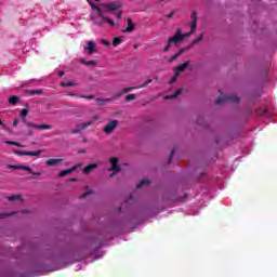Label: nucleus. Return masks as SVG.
<instances>
[{
  "instance_id": "48",
  "label": "nucleus",
  "mask_w": 277,
  "mask_h": 277,
  "mask_svg": "<svg viewBox=\"0 0 277 277\" xmlns=\"http://www.w3.org/2000/svg\"><path fill=\"white\" fill-rule=\"evenodd\" d=\"M183 53H184L183 50L180 49L175 55H176L177 57H181V54H183Z\"/></svg>"
},
{
  "instance_id": "29",
  "label": "nucleus",
  "mask_w": 277,
  "mask_h": 277,
  "mask_svg": "<svg viewBox=\"0 0 277 277\" xmlns=\"http://www.w3.org/2000/svg\"><path fill=\"white\" fill-rule=\"evenodd\" d=\"M103 21H104V23H108V25H111V26H114V25H116V23L114 22V19H111V18H109V17H103Z\"/></svg>"
},
{
  "instance_id": "4",
  "label": "nucleus",
  "mask_w": 277,
  "mask_h": 277,
  "mask_svg": "<svg viewBox=\"0 0 277 277\" xmlns=\"http://www.w3.org/2000/svg\"><path fill=\"white\" fill-rule=\"evenodd\" d=\"M120 159L118 157L110 158V168L108 169L109 172H120L122 168L120 167Z\"/></svg>"
},
{
  "instance_id": "45",
  "label": "nucleus",
  "mask_w": 277,
  "mask_h": 277,
  "mask_svg": "<svg viewBox=\"0 0 277 277\" xmlns=\"http://www.w3.org/2000/svg\"><path fill=\"white\" fill-rule=\"evenodd\" d=\"M102 44H104L105 47H109V44H111V42H109L107 40H102Z\"/></svg>"
},
{
  "instance_id": "53",
  "label": "nucleus",
  "mask_w": 277,
  "mask_h": 277,
  "mask_svg": "<svg viewBox=\"0 0 277 277\" xmlns=\"http://www.w3.org/2000/svg\"><path fill=\"white\" fill-rule=\"evenodd\" d=\"M69 181H70L71 183H77V179H76V177H71Z\"/></svg>"
},
{
  "instance_id": "13",
  "label": "nucleus",
  "mask_w": 277,
  "mask_h": 277,
  "mask_svg": "<svg viewBox=\"0 0 277 277\" xmlns=\"http://www.w3.org/2000/svg\"><path fill=\"white\" fill-rule=\"evenodd\" d=\"M76 170H77V167L75 166V167H72V168H70V169H66V170L61 171V172L58 173V175H60L61 177L68 176V174H72V172H75Z\"/></svg>"
},
{
  "instance_id": "56",
  "label": "nucleus",
  "mask_w": 277,
  "mask_h": 277,
  "mask_svg": "<svg viewBox=\"0 0 277 277\" xmlns=\"http://www.w3.org/2000/svg\"><path fill=\"white\" fill-rule=\"evenodd\" d=\"M22 213H29V211H27V210H23V211H22Z\"/></svg>"
},
{
  "instance_id": "28",
  "label": "nucleus",
  "mask_w": 277,
  "mask_h": 277,
  "mask_svg": "<svg viewBox=\"0 0 277 277\" xmlns=\"http://www.w3.org/2000/svg\"><path fill=\"white\" fill-rule=\"evenodd\" d=\"M150 83H153V79H147V80L145 81V83H143V84L136 87V88H138V90H142V88H146V85H148V84H150Z\"/></svg>"
},
{
  "instance_id": "41",
  "label": "nucleus",
  "mask_w": 277,
  "mask_h": 277,
  "mask_svg": "<svg viewBox=\"0 0 277 277\" xmlns=\"http://www.w3.org/2000/svg\"><path fill=\"white\" fill-rule=\"evenodd\" d=\"M94 23H95V25L101 27L103 25V23H105V21L101 19V21H95Z\"/></svg>"
},
{
  "instance_id": "42",
  "label": "nucleus",
  "mask_w": 277,
  "mask_h": 277,
  "mask_svg": "<svg viewBox=\"0 0 277 277\" xmlns=\"http://www.w3.org/2000/svg\"><path fill=\"white\" fill-rule=\"evenodd\" d=\"M67 96H75L76 98H79L81 95L77 93H68Z\"/></svg>"
},
{
  "instance_id": "1",
  "label": "nucleus",
  "mask_w": 277,
  "mask_h": 277,
  "mask_svg": "<svg viewBox=\"0 0 277 277\" xmlns=\"http://www.w3.org/2000/svg\"><path fill=\"white\" fill-rule=\"evenodd\" d=\"M241 101L237 95L230 94V95H223L215 101V105H222L223 103H239Z\"/></svg>"
},
{
  "instance_id": "30",
  "label": "nucleus",
  "mask_w": 277,
  "mask_h": 277,
  "mask_svg": "<svg viewBox=\"0 0 277 277\" xmlns=\"http://www.w3.org/2000/svg\"><path fill=\"white\" fill-rule=\"evenodd\" d=\"M6 170H21V166L8 164Z\"/></svg>"
},
{
  "instance_id": "46",
  "label": "nucleus",
  "mask_w": 277,
  "mask_h": 277,
  "mask_svg": "<svg viewBox=\"0 0 277 277\" xmlns=\"http://www.w3.org/2000/svg\"><path fill=\"white\" fill-rule=\"evenodd\" d=\"M170 47H172V44H170V42L168 41L167 47L163 49L164 52L170 51Z\"/></svg>"
},
{
  "instance_id": "9",
  "label": "nucleus",
  "mask_w": 277,
  "mask_h": 277,
  "mask_svg": "<svg viewBox=\"0 0 277 277\" xmlns=\"http://www.w3.org/2000/svg\"><path fill=\"white\" fill-rule=\"evenodd\" d=\"M101 8H105L108 12H116L118 10V3L116 2H110V3H101Z\"/></svg>"
},
{
  "instance_id": "57",
  "label": "nucleus",
  "mask_w": 277,
  "mask_h": 277,
  "mask_svg": "<svg viewBox=\"0 0 277 277\" xmlns=\"http://www.w3.org/2000/svg\"><path fill=\"white\" fill-rule=\"evenodd\" d=\"M79 153H80V154H83V153H85V150L82 149V150H80Z\"/></svg>"
},
{
  "instance_id": "17",
  "label": "nucleus",
  "mask_w": 277,
  "mask_h": 277,
  "mask_svg": "<svg viewBox=\"0 0 277 277\" xmlns=\"http://www.w3.org/2000/svg\"><path fill=\"white\" fill-rule=\"evenodd\" d=\"M9 103L11 105H17V103H21V97L19 96H16V95H13L9 98Z\"/></svg>"
},
{
  "instance_id": "58",
  "label": "nucleus",
  "mask_w": 277,
  "mask_h": 277,
  "mask_svg": "<svg viewBox=\"0 0 277 277\" xmlns=\"http://www.w3.org/2000/svg\"><path fill=\"white\" fill-rule=\"evenodd\" d=\"M0 124H3V121L0 119Z\"/></svg>"
},
{
  "instance_id": "5",
  "label": "nucleus",
  "mask_w": 277,
  "mask_h": 277,
  "mask_svg": "<svg viewBox=\"0 0 277 277\" xmlns=\"http://www.w3.org/2000/svg\"><path fill=\"white\" fill-rule=\"evenodd\" d=\"M15 155H18L19 157L26 156V157H40L42 155V150L37 151H25V150H15Z\"/></svg>"
},
{
  "instance_id": "51",
  "label": "nucleus",
  "mask_w": 277,
  "mask_h": 277,
  "mask_svg": "<svg viewBox=\"0 0 277 277\" xmlns=\"http://www.w3.org/2000/svg\"><path fill=\"white\" fill-rule=\"evenodd\" d=\"M90 5H91V8L93 9V10H96V8H98L96 4H94V3H90Z\"/></svg>"
},
{
  "instance_id": "23",
  "label": "nucleus",
  "mask_w": 277,
  "mask_h": 277,
  "mask_svg": "<svg viewBox=\"0 0 277 277\" xmlns=\"http://www.w3.org/2000/svg\"><path fill=\"white\" fill-rule=\"evenodd\" d=\"M119 44H122V39L120 37H115L113 39V47H119Z\"/></svg>"
},
{
  "instance_id": "3",
  "label": "nucleus",
  "mask_w": 277,
  "mask_h": 277,
  "mask_svg": "<svg viewBox=\"0 0 277 277\" xmlns=\"http://www.w3.org/2000/svg\"><path fill=\"white\" fill-rule=\"evenodd\" d=\"M183 40H185V36H183L181 28H177L176 34L173 37H170L168 42L169 44H180Z\"/></svg>"
},
{
  "instance_id": "10",
  "label": "nucleus",
  "mask_w": 277,
  "mask_h": 277,
  "mask_svg": "<svg viewBox=\"0 0 277 277\" xmlns=\"http://www.w3.org/2000/svg\"><path fill=\"white\" fill-rule=\"evenodd\" d=\"M94 49H96V43L94 41H88L84 51H88L89 55H94Z\"/></svg>"
},
{
  "instance_id": "7",
  "label": "nucleus",
  "mask_w": 277,
  "mask_h": 277,
  "mask_svg": "<svg viewBox=\"0 0 277 277\" xmlns=\"http://www.w3.org/2000/svg\"><path fill=\"white\" fill-rule=\"evenodd\" d=\"M120 121L118 120H113L106 124V127L103 129L104 133H107L108 135L114 133V129L118 127Z\"/></svg>"
},
{
  "instance_id": "22",
  "label": "nucleus",
  "mask_w": 277,
  "mask_h": 277,
  "mask_svg": "<svg viewBox=\"0 0 277 277\" xmlns=\"http://www.w3.org/2000/svg\"><path fill=\"white\" fill-rule=\"evenodd\" d=\"M144 185H150L149 180H143L140 183L136 184V189H141V187H144Z\"/></svg>"
},
{
  "instance_id": "60",
  "label": "nucleus",
  "mask_w": 277,
  "mask_h": 277,
  "mask_svg": "<svg viewBox=\"0 0 277 277\" xmlns=\"http://www.w3.org/2000/svg\"><path fill=\"white\" fill-rule=\"evenodd\" d=\"M114 174H115V173H111V174H110V177H113V176H114Z\"/></svg>"
},
{
  "instance_id": "35",
  "label": "nucleus",
  "mask_w": 277,
  "mask_h": 277,
  "mask_svg": "<svg viewBox=\"0 0 277 277\" xmlns=\"http://www.w3.org/2000/svg\"><path fill=\"white\" fill-rule=\"evenodd\" d=\"M96 10H97V13H98V16H100V18H102V21H103V18H105L106 16L104 15V12L102 11V9L101 8H96Z\"/></svg>"
},
{
  "instance_id": "24",
  "label": "nucleus",
  "mask_w": 277,
  "mask_h": 277,
  "mask_svg": "<svg viewBox=\"0 0 277 277\" xmlns=\"http://www.w3.org/2000/svg\"><path fill=\"white\" fill-rule=\"evenodd\" d=\"M132 90H140V88H137V87H129V88H126V89L121 90V92L123 94H129V92H132Z\"/></svg>"
},
{
  "instance_id": "18",
  "label": "nucleus",
  "mask_w": 277,
  "mask_h": 277,
  "mask_svg": "<svg viewBox=\"0 0 277 277\" xmlns=\"http://www.w3.org/2000/svg\"><path fill=\"white\" fill-rule=\"evenodd\" d=\"M60 85H61V88H70V87H72V85H77V82L70 80V81H68V82H61Z\"/></svg>"
},
{
  "instance_id": "2",
  "label": "nucleus",
  "mask_w": 277,
  "mask_h": 277,
  "mask_svg": "<svg viewBox=\"0 0 277 277\" xmlns=\"http://www.w3.org/2000/svg\"><path fill=\"white\" fill-rule=\"evenodd\" d=\"M195 29H198V12L194 11L190 14V32H186L182 36H184V38H189V36H192L193 31H195Z\"/></svg>"
},
{
  "instance_id": "26",
  "label": "nucleus",
  "mask_w": 277,
  "mask_h": 277,
  "mask_svg": "<svg viewBox=\"0 0 277 277\" xmlns=\"http://www.w3.org/2000/svg\"><path fill=\"white\" fill-rule=\"evenodd\" d=\"M8 200H10L11 202L14 200H23V197L21 195H13L8 197Z\"/></svg>"
},
{
  "instance_id": "34",
  "label": "nucleus",
  "mask_w": 277,
  "mask_h": 277,
  "mask_svg": "<svg viewBox=\"0 0 277 277\" xmlns=\"http://www.w3.org/2000/svg\"><path fill=\"white\" fill-rule=\"evenodd\" d=\"M27 114H29V110H28V109H22V111H21V118H23V119L27 118Z\"/></svg>"
},
{
  "instance_id": "11",
  "label": "nucleus",
  "mask_w": 277,
  "mask_h": 277,
  "mask_svg": "<svg viewBox=\"0 0 277 277\" xmlns=\"http://www.w3.org/2000/svg\"><path fill=\"white\" fill-rule=\"evenodd\" d=\"M62 161H64V159L62 158H51L47 160V166H49L50 168H53L55 166H60Z\"/></svg>"
},
{
  "instance_id": "43",
  "label": "nucleus",
  "mask_w": 277,
  "mask_h": 277,
  "mask_svg": "<svg viewBox=\"0 0 277 277\" xmlns=\"http://www.w3.org/2000/svg\"><path fill=\"white\" fill-rule=\"evenodd\" d=\"M174 153H175V150L173 149V150L171 151V155L169 156V163L172 162V157H174Z\"/></svg>"
},
{
  "instance_id": "8",
  "label": "nucleus",
  "mask_w": 277,
  "mask_h": 277,
  "mask_svg": "<svg viewBox=\"0 0 277 277\" xmlns=\"http://www.w3.org/2000/svg\"><path fill=\"white\" fill-rule=\"evenodd\" d=\"M94 121H89V122H83V123H80L78 126H76V129H74L71 131V133H81V131H83V129H88V127H91V124H93Z\"/></svg>"
},
{
  "instance_id": "50",
  "label": "nucleus",
  "mask_w": 277,
  "mask_h": 277,
  "mask_svg": "<svg viewBox=\"0 0 277 277\" xmlns=\"http://www.w3.org/2000/svg\"><path fill=\"white\" fill-rule=\"evenodd\" d=\"M172 16H174V11H172L171 13H169V14L167 15V18H172Z\"/></svg>"
},
{
  "instance_id": "14",
  "label": "nucleus",
  "mask_w": 277,
  "mask_h": 277,
  "mask_svg": "<svg viewBox=\"0 0 277 277\" xmlns=\"http://www.w3.org/2000/svg\"><path fill=\"white\" fill-rule=\"evenodd\" d=\"M96 168H98L97 163H90L83 169V174H90V172H92V170H96Z\"/></svg>"
},
{
  "instance_id": "15",
  "label": "nucleus",
  "mask_w": 277,
  "mask_h": 277,
  "mask_svg": "<svg viewBox=\"0 0 277 277\" xmlns=\"http://www.w3.org/2000/svg\"><path fill=\"white\" fill-rule=\"evenodd\" d=\"M135 29V24H133V19L128 18V27L124 29L126 34H131Z\"/></svg>"
},
{
  "instance_id": "37",
  "label": "nucleus",
  "mask_w": 277,
  "mask_h": 277,
  "mask_svg": "<svg viewBox=\"0 0 277 277\" xmlns=\"http://www.w3.org/2000/svg\"><path fill=\"white\" fill-rule=\"evenodd\" d=\"M179 76L180 75L176 76V71H175V75L169 81L170 85H172V83H174L176 81V79H179Z\"/></svg>"
},
{
  "instance_id": "59",
  "label": "nucleus",
  "mask_w": 277,
  "mask_h": 277,
  "mask_svg": "<svg viewBox=\"0 0 277 277\" xmlns=\"http://www.w3.org/2000/svg\"><path fill=\"white\" fill-rule=\"evenodd\" d=\"M28 135H30V136H31V135H34V133H31V132H30V133H28Z\"/></svg>"
},
{
  "instance_id": "40",
  "label": "nucleus",
  "mask_w": 277,
  "mask_h": 277,
  "mask_svg": "<svg viewBox=\"0 0 277 277\" xmlns=\"http://www.w3.org/2000/svg\"><path fill=\"white\" fill-rule=\"evenodd\" d=\"M175 60H179V56L176 54L171 56V58L169 60V63L172 64V62H175Z\"/></svg>"
},
{
  "instance_id": "12",
  "label": "nucleus",
  "mask_w": 277,
  "mask_h": 277,
  "mask_svg": "<svg viewBox=\"0 0 277 277\" xmlns=\"http://www.w3.org/2000/svg\"><path fill=\"white\" fill-rule=\"evenodd\" d=\"M186 68H189V61L179 65L175 69H174V72H176V76L177 75H181V72H184V70Z\"/></svg>"
},
{
  "instance_id": "49",
  "label": "nucleus",
  "mask_w": 277,
  "mask_h": 277,
  "mask_svg": "<svg viewBox=\"0 0 277 277\" xmlns=\"http://www.w3.org/2000/svg\"><path fill=\"white\" fill-rule=\"evenodd\" d=\"M189 49H192V47H185V48H182V51H183V53H185V51H189Z\"/></svg>"
},
{
  "instance_id": "55",
  "label": "nucleus",
  "mask_w": 277,
  "mask_h": 277,
  "mask_svg": "<svg viewBox=\"0 0 277 277\" xmlns=\"http://www.w3.org/2000/svg\"><path fill=\"white\" fill-rule=\"evenodd\" d=\"M267 114V110H263L262 116H265Z\"/></svg>"
},
{
  "instance_id": "52",
  "label": "nucleus",
  "mask_w": 277,
  "mask_h": 277,
  "mask_svg": "<svg viewBox=\"0 0 277 277\" xmlns=\"http://www.w3.org/2000/svg\"><path fill=\"white\" fill-rule=\"evenodd\" d=\"M17 126H18V120L15 119V120L13 121V127H17Z\"/></svg>"
},
{
  "instance_id": "33",
  "label": "nucleus",
  "mask_w": 277,
  "mask_h": 277,
  "mask_svg": "<svg viewBox=\"0 0 277 277\" xmlns=\"http://www.w3.org/2000/svg\"><path fill=\"white\" fill-rule=\"evenodd\" d=\"M10 215H16V212H11L10 214H8V213H0L1 220H3L4 217H10Z\"/></svg>"
},
{
  "instance_id": "54",
  "label": "nucleus",
  "mask_w": 277,
  "mask_h": 277,
  "mask_svg": "<svg viewBox=\"0 0 277 277\" xmlns=\"http://www.w3.org/2000/svg\"><path fill=\"white\" fill-rule=\"evenodd\" d=\"M58 75H60V77H64L65 72L64 71H60Z\"/></svg>"
},
{
  "instance_id": "47",
  "label": "nucleus",
  "mask_w": 277,
  "mask_h": 277,
  "mask_svg": "<svg viewBox=\"0 0 277 277\" xmlns=\"http://www.w3.org/2000/svg\"><path fill=\"white\" fill-rule=\"evenodd\" d=\"M89 194H92V190H88L87 193L81 195L80 198H85L87 196H89Z\"/></svg>"
},
{
  "instance_id": "25",
  "label": "nucleus",
  "mask_w": 277,
  "mask_h": 277,
  "mask_svg": "<svg viewBox=\"0 0 277 277\" xmlns=\"http://www.w3.org/2000/svg\"><path fill=\"white\" fill-rule=\"evenodd\" d=\"M25 93L34 96V94H42V90H26Z\"/></svg>"
},
{
  "instance_id": "36",
  "label": "nucleus",
  "mask_w": 277,
  "mask_h": 277,
  "mask_svg": "<svg viewBox=\"0 0 277 277\" xmlns=\"http://www.w3.org/2000/svg\"><path fill=\"white\" fill-rule=\"evenodd\" d=\"M79 98H85L87 101H92L94 95H80Z\"/></svg>"
},
{
  "instance_id": "44",
  "label": "nucleus",
  "mask_w": 277,
  "mask_h": 277,
  "mask_svg": "<svg viewBox=\"0 0 277 277\" xmlns=\"http://www.w3.org/2000/svg\"><path fill=\"white\" fill-rule=\"evenodd\" d=\"M30 174H32V176H40L42 173L39 171L37 172L31 171Z\"/></svg>"
},
{
  "instance_id": "19",
  "label": "nucleus",
  "mask_w": 277,
  "mask_h": 277,
  "mask_svg": "<svg viewBox=\"0 0 277 277\" xmlns=\"http://www.w3.org/2000/svg\"><path fill=\"white\" fill-rule=\"evenodd\" d=\"M80 63L84 66H96V61H85L84 58H80Z\"/></svg>"
},
{
  "instance_id": "32",
  "label": "nucleus",
  "mask_w": 277,
  "mask_h": 277,
  "mask_svg": "<svg viewBox=\"0 0 277 277\" xmlns=\"http://www.w3.org/2000/svg\"><path fill=\"white\" fill-rule=\"evenodd\" d=\"M26 127H28V129H38V124L29 121L26 122Z\"/></svg>"
},
{
  "instance_id": "62",
  "label": "nucleus",
  "mask_w": 277,
  "mask_h": 277,
  "mask_svg": "<svg viewBox=\"0 0 277 277\" xmlns=\"http://www.w3.org/2000/svg\"><path fill=\"white\" fill-rule=\"evenodd\" d=\"M95 1H98V0H95Z\"/></svg>"
},
{
  "instance_id": "16",
  "label": "nucleus",
  "mask_w": 277,
  "mask_h": 277,
  "mask_svg": "<svg viewBox=\"0 0 277 277\" xmlns=\"http://www.w3.org/2000/svg\"><path fill=\"white\" fill-rule=\"evenodd\" d=\"M180 94H183V89H177L174 94L166 96L164 100L172 101V98H176Z\"/></svg>"
},
{
  "instance_id": "39",
  "label": "nucleus",
  "mask_w": 277,
  "mask_h": 277,
  "mask_svg": "<svg viewBox=\"0 0 277 277\" xmlns=\"http://www.w3.org/2000/svg\"><path fill=\"white\" fill-rule=\"evenodd\" d=\"M114 14H115L116 18L120 19L122 16V11H118V10L114 11Z\"/></svg>"
},
{
  "instance_id": "21",
  "label": "nucleus",
  "mask_w": 277,
  "mask_h": 277,
  "mask_svg": "<svg viewBox=\"0 0 277 277\" xmlns=\"http://www.w3.org/2000/svg\"><path fill=\"white\" fill-rule=\"evenodd\" d=\"M51 129H53V127L51 124H38L39 131H49Z\"/></svg>"
},
{
  "instance_id": "20",
  "label": "nucleus",
  "mask_w": 277,
  "mask_h": 277,
  "mask_svg": "<svg viewBox=\"0 0 277 277\" xmlns=\"http://www.w3.org/2000/svg\"><path fill=\"white\" fill-rule=\"evenodd\" d=\"M203 36H205V34H201L198 38H196L195 40H193V41L189 43V47H196V44H198V42H201V41H202Z\"/></svg>"
},
{
  "instance_id": "61",
  "label": "nucleus",
  "mask_w": 277,
  "mask_h": 277,
  "mask_svg": "<svg viewBox=\"0 0 277 277\" xmlns=\"http://www.w3.org/2000/svg\"><path fill=\"white\" fill-rule=\"evenodd\" d=\"M131 198H133V196H132V195H130V199H131Z\"/></svg>"
},
{
  "instance_id": "27",
  "label": "nucleus",
  "mask_w": 277,
  "mask_h": 277,
  "mask_svg": "<svg viewBox=\"0 0 277 277\" xmlns=\"http://www.w3.org/2000/svg\"><path fill=\"white\" fill-rule=\"evenodd\" d=\"M5 144H8L9 146H17L18 148L23 146L21 143L14 141H6Z\"/></svg>"
},
{
  "instance_id": "6",
  "label": "nucleus",
  "mask_w": 277,
  "mask_h": 277,
  "mask_svg": "<svg viewBox=\"0 0 277 277\" xmlns=\"http://www.w3.org/2000/svg\"><path fill=\"white\" fill-rule=\"evenodd\" d=\"M122 91L118 92L117 94H115L111 98H95L96 103H100V106L103 107V103H111L113 101H116V98H120L122 96Z\"/></svg>"
},
{
  "instance_id": "31",
  "label": "nucleus",
  "mask_w": 277,
  "mask_h": 277,
  "mask_svg": "<svg viewBox=\"0 0 277 277\" xmlns=\"http://www.w3.org/2000/svg\"><path fill=\"white\" fill-rule=\"evenodd\" d=\"M137 98V95L135 94H129L126 96V101L129 103V101H135Z\"/></svg>"
},
{
  "instance_id": "38",
  "label": "nucleus",
  "mask_w": 277,
  "mask_h": 277,
  "mask_svg": "<svg viewBox=\"0 0 277 277\" xmlns=\"http://www.w3.org/2000/svg\"><path fill=\"white\" fill-rule=\"evenodd\" d=\"M19 170H25L26 172H31V167H28V166H19Z\"/></svg>"
}]
</instances>
